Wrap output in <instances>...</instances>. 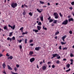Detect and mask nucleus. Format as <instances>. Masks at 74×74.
Listing matches in <instances>:
<instances>
[{
  "label": "nucleus",
  "instance_id": "obj_21",
  "mask_svg": "<svg viewBox=\"0 0 74 74\" xmlns=\"http://www.w3.org/2000/svg\"><path fill=\"white\" fill-rule=\"evenodd\" d=\"M13 34V32H11L9 34V37H11V36L12 35V34Z\"/></svg>",
  "mask_w": 74,
  "mask_h": 74
},
{
  "label": "nucleus",
  "instance_id": "obj_16",
  "mask_svg": "<svg viewBox=\"0 0 74 74\" xmlns=\"http://www.w3.org/2000/svg\"><path fill=\"white\" fill-rule=\"evenodd\" d=\"M3 66L4 68V69H5V62H4L3 64Z\"/></svg>",
  "mask_w": 74,
  "mask_h": 74
},
{
  "label": "nucleus",
  "instance_id": "obj_51",
  "mask_svg": "<svg viewBox=\"0 0 74 74\" xmlns=\"http://www.w3.org/2000/svg\"><path fill=\"white\" fill-rule=\"evenodd\" d=\"M47 64H51V62H47Z\"/></svg>",
  "mask_w": 74,
  "mask_h": 74
},
{
  "label": "nucleus",
  "instance_id": "obj_33",
  "mask_svg": "<svg viewBox=\"0 0 74 74\" xmlns=\"http://www.w3.org/2000/svg\"><path fill=\"white\" fill-rule=\"evenodd\" d=\"M59 15H60L61 18H62V17H63V15H62V14H61V13H60Z\"/></svg>",
  "mask_w": 74,
  "mask_h": 74
},
{
  "label": "nucleus",
  "instance_id": "obj_29",
  "mask_svg": "<svg viewBox=\"0 0 74 74\" xmlns=\"http://www.w3.org/2000/svg\"><path fill=\"white\" fill-rule=\"evenodd\" d=\"M40 4H44V2L41 1H40Z\"/></svg>",
  "mask_w": 74,
  "mask_h": 74
},
{
  "label": "nucleus",
  "instance_id": "obj_28",
  "mask_svg": "<svg viewBox=\"0 0 74 74\" xmlns=\"http://www.w3.org/2000/svg\"><path fill=\"white\" fill-rule=\"evenodd\" d=\"M29 14L30 15V16H33V14H32L31 12L29 13Z\"/></svg>",
  "mask_w": 74,
  "mask_h": 74
},
{
  "label": "nucleus",
  "instance_id": "obj_30",
  "mask_svg": "<svg viewBox=\"0 0 74 74\" xmlns=\"http://www.w3.org/2000/svg\"><path fill=\"white\" fill-rule=\"evenodd\" d=\"M57 21L58 20H55L54 21V22H53V23H55V24H56V23H57Z\"/></svg>",
  "mask_w": 74,
  "mask_h": 74
},
{
  "label": "nucleus",
  "instance_id": "obj_39",
  "mask_svg": "<svg viewBox=\"0 0 74 74\" xmlns=\"http://www.w3.org/2000/svg\"><path fill=\"white\" fill-rule=\"evenodd\" d=\"M59 33V32H56L55 33V35H57V34H58Z\"/></svg>",
  "mask_w": 74,
  "mask_h": 74
},
{
  "label": "nucleus",
  "instance_id": "obj_58",
  "mask_svg": "<svg viewBox=\"0 0 74 74\" xmlns=\"http://www.w3.org/2000/svg\"><path fill=\"white\" fill-rule=\"evenodd\" d=\"M3 56V54H0V58H1V56Z\"/></svg>",
  "mask_w": 74,
  "mask_h": 74
},
{
  "label": "nucleus",
  "instance_id": "obj_34",
  "mask_svg": "<svg viewBox=\"0 0 74 74\" xmlns=\"http://www.w3.org/2000/svg\"><path fill=\"white\" fill-rule=\"evenodd\" d=\"M33 53V51H30L29 52V54L30 55H32Z\"/></svg>",
  "mask_w": 74,
  "mask_h": 74
},
{
  "label": "nucleus",
  "instance_id": "obj_37",
  "mask_svg": "<svg viewBox=\"0 0 74 74\" xmlns=\"http://www.w3.org/2000/svg\"><path fill=\"white\" fill-rule=\"evenodd\" d=\"M63 49V50H65V49H66V50H67V47H64V48Z\"/></svg>",
  "mask_w": 74,
  "mask_h": 74
},
{
  "label": "nucleus",
  "instance_id": "obj_25",
  "mask_svg": "<svg viewBox=\"0 0 74 74\" xmlns=\"http://www.w3.org/2000/svg\"><path fill=\"white\" fill-rule=\"evenodd\" d=\"M70 56L71 57H74V55H73V54L72 53H71L70 54Z\"/></svg>",
  "mask_w": 74,
  "mask_h": 74
},
{
  "label": "nucleus",
  "instance_id": "obj_20",
  "mask_svg": "<svg viewBox=\"0 0 74 74\" xmlns=\"http://www.w3.org/2000/svg\"><path fill=\"white\" fill-rule=\"evenodd\" d=\"M27 32H23L22 34V35H24L25 34H27Z\"/></svg>",
  "mask_w": 74,
  "mask_h": 74
},
{
  "label": "nucleus",
  "instance_id": "obj_55",
  "mask_svg": "<svg viewBox=\"0 0 74 74\" xmlns=\"http://www.w3.org/2000/svg\"><path fill=\"white\" fill-rule=\"evenodd\" d=\"M60 58H61L60 56H59L57 58L58 59H60Z\"/></svg>",
  "mask_w": 74,
  "mask_h": 74
},
{
  "label": "nucleus",
  "instance_id": "obj_43",
  "mask_svg": "<svg viewBox=\"0 0 74 74\" xmlns=\"http://www.w3.org/2000/svg\"><path fill=\"white\" fill-rule=\"evenodd\" d=\"M71 4L72 5H74V1H73L71 3Z\"/></svg>",
  "mask_w": 74,
  "mask_h": 74
},
{
  "label": "nucleus",
  "instance_id": "obj_27",
  "mask_svg": "<svg viewBox=\"0 0 74 74\" xmlns=\"http://www.w3.org/2000/svg\"><path fill=\"white\" fill-rule=\"evenodd\" d=\"M55 19H58L59 18V16L58 15L55 16Z\"/></svg>",
  "mask_w": 74,
  "mask_h": 74
},
{
  "label": "nucleus",
  "instance_id": "obj_8",
  "mask_svg": "<svg viewBox=\"0 0 74 74\" xmlns=\"http://www.w3.org/2000/svg\"><path fill=\"white\" fill-rule=\"evenodd\" d=\"M40 47H36L35 49L36 51H39V50L40 49Z\"/></svg>",
  "mask_w": 74,
  "mask_h": 74
},
{
  "label": "nucleus",
  "instance_id": "obj_59",
  "mask_svg": "<svg viewBox=\"0 0 74 74\" xmlns=\"http://www.w3.org/2000/svg\"><path fill=\"white\" fill-rule=\"evenodd\" d=\"M52 26H55V24L54 23H52L51 25Z\"/></svg>",
  "mask_w": 74,
  "mask_h": 74
},
{
  "label": "nucleus",
  "instance_id": "obj_11",
  "mask_svg": "<svg viewBox=\"0 0 74 74\" xmlns=\"http://www.w3.org/2000/svg\"><path fill=\"white\" fill-rule=\"evenodd\" d=\"M13 58V57L12 56H10L9 57H8V59H11V60L12 59V58Z\"/></svg>",
  "mask_w": 74,
  "mask_h": 74
},
{
  "label": "nucleus",
  "instance_id": "obj_15",
  "mask_svg": "<svg viewBox=\"0 0 74 74\" xmlns=\"http://www.w3.org/2000/svg\"><path fill=\"white\" fill-rule=\"evenodd\" d=\"M46 69H47V67L45 66H43L42 67V69L44 70H45Z\"/></svg>",
  "mask_w": 74,
  "mask_h": 74
},
{
  "label": "nucleus",
  "instance_id": "obj_32",
  "mask_svg": "<svg viewBox=\"0 0 74 74\" xmlns=\"http://www.w3.org/2000/svg\"><path fill=\"white\" fill-rule=\"evenodd\" d=\"M12 40H15V36H13L12 37Z\"/></svg>",
  "mask_w": 74,
  "mask_h": 74
},
{
  "label": "nucleus",
  "instance_id": "obj_36",
  "mask_svg": "<svg viewBox=\"0 0 74 74\" xmlns=\"http://www.w3.org/2000/svg\"><path fill=\"white\" fill-rule=\"evenodd\" d=\"M60 63V61L59 60H58L56 62V63L57 64H59V63Z\"/></svg>",
  "mask_w": 74,
  "mask_h": 74
},
{
  "label": "nucleus",
  "instance_id": "obj_7",
  "mask_svg": "<svg viewBox=\"0 0 74 74\" xmlns=\"http://www.w3.org/2000/svg\"><path fill=\"white\" fill-rule=\"evenodd\" d=\"M37 28L38 30H40L41 29V27L39 26H37Z\"/></svg>",
  "mask_w": 74,
  "mask_h": 74
},
{
  "label": "nucleus",
  "instance_id": "obj_31",
  "mask_svg": "<svg viewBox=\"0 0 74 74\" xmlns=\"http://www.w3.org/2000/svg\"><path fill=\"white\" fill-rule=\"evenodd\" d=\"M42 25V24L40 22H39L38 24V25H39V26L41 25Z\"/></svg>",
  "mask_w": 74,
  "mask_h": 74
},
{
  "label": "nucleus",
  "instance_id": "obj_10",
  "mask_svg": "<svg viewBox=\"0 0 74 74\" xmlns=\"http://www.w3.org/2000/svg\"><path fill=\"white\" fill-rule=\"evenodd\" d=\"M69 22H71V21H73L74 20L73 18H71L69 19Z\"/></svg>",
  "mask_w": 74,
  "mask_h": 74
},
{
  "label": "nucleus",
  "instance_id": "obj_61",
  "mask_svg": "<svg viewBox=\"0 0 74 74\" xmlns=\"http://www.w3.org/2000/svg\"><path fill=\"white\" fill-rule=\"evenodd\" d=\"M21 8H24V5H22Z\"/></svg>",
  "mask_w": 74,
  "mask_h": 74
},
{
  "label": "nucleus",
  "instance_id": "obj_52",
  "mask_svg": "<svg viewBox=\"0 0 74 74\" xmlns=\"http://www.w3.org/2000/svg\"><path fill=\"white\" fill-rule=\"evenodd\" d=\"M16 66L17 67H19V64H16Z\"/></svg>",
  "mask_w": 74,
  "mask_h": 74
},
{
  "label": "nucleus",
  "instance_id": "obj_12",
  "mask_svg": "<svg viewBox=\"0 0 74 74\" xmlns=\"http://www.w3.org/2000/svg\"><path fill=\"white\" fill-rule=\"evenodd\" d=\"M33 32H35V33H37V32H38V29H33Z\"/></svg>",
  "mask_w": 74,
  "mask_h": 74
},
{
  "label": "nucleus",
  "instance_id": "obj_47",
  "mask_svg": "<svg viewBox=\"0 0 74 74\" xmlns=\"http://www.w3.org/2000/svg\"><path fill=\"white\" fill-rule=\"evenodd\" d=\"M70 64H68L67 65V67H68V68H69V67H70Z\"/></svg>",
  "mask_w": 74,
  "mask_h": 74
},
{
  "label": "nucleus",
  "instance_id": "obj_45",
  "mask_svg": "<svg viewBox=\"0 0 74 74\" xmlns=\"http://www.w3.org/2000/svg\"><path fill=\"white\" fill-rule=\"evenodd\" d=\"M25 14H26V12H25V11H24L23 12V15H25Z\"/></svg>",
  "mask_w": 74,
  "mask_h": 74
},
{
  "label": "nucleus",
  "instance_id": "obj_35",
  "mask_svg": "<svg viewBox=\"0 0 74 74\" xmlns=\"http://www.w3.org/2000/svg\"><path fill=\"white\" fill-rule=\"evenodd\" d=\"M71 70V69H68L66 71V72H69V71H70Z\"/></svg>",
  "mask_w": 74,
  "mask_h": 74
},
{
  "label": "nucleus",
  "instance_id": "obj_42",
  "mask_svg": "<svg viewBox=\"0 0 74 74\" xmlns=\"http://www.w3.org/2000/svg\"><path fill=\"white\" fill-rule=\"evenodd\" d=\"M14 70H15V71H17V68H16V67H14Z\"/></svg>",
  "mask_w": 74,
  "mask_h": 74
},
{
  "label": "nucleus",
  "instance_id": "obj_50",
  "mask_svg": "<svg viewBox=\"0 0 74 74\" xmlns=\"http://www.w3.org/2000/svg\"><path fill=\"white\" fill-rule=\"evenodd\" d=\"M6 56H10V55H8V53H7L6 54Z\"/></svg>",
  "mask_w": 74,
  "mask_h": 74
},
{
  "label": "nucleus",
  "instance_id": "obj_41",
  "mask_svg": "<svg viewBox=\"0 0 74 74\" xmlns=\"http://www.w3.org/2000/svg\"><path fill=\"white\" fill-rule=\"evenodd\" d=\"M23 27H21L20 29V30H23Z\"/></svg>",
  "mask_w": 74,
  "mask_h": 74
},
{
  "label": "nucleus",
  "instance_id": "obj_60",
  "mask_svg": "<svg viewBox=\"0 0 74 74\" xmlns=\"http://www.w3.org/2000/svg\"><path fill=\"white\" fill-rule=\"evenodd\" d=\"M37 68L38 69H39V66H38V64H37Z\"/></svg>",
  "mask_w": 74,
  "mask_h": 74
},
{
  "label": "nucleus",
  "instance_id": "obj_48",
  "mask_svg": "<svg viewBox=\"0 0 74 74\" xmlns=\"http://www.w3.org/2000/svg\"><path fill=\"white\" fill-rule=\"evenodd\" d=\"M59 48V49H62V46H60Z\"/></svg>",
  "mask_w": 74,
  "mask_h": 74
},
{
  "label": "nucleus",
  "instance_id": "obj_13",
  "mask_svg": "<svg viewBox=\"0 0 74 74\" xmlns=\"http://www.w3.org/2000/svg\"><path fill=\"white\" fill-rule=\"evenodd\" d=\"M3 29L4 30H8V29L7 28V27L6 26H5L4 27Z\"/></svg>",
  "mask_w": 74,
  "mask_h": 74
},
{
  "label": "nucleus",
  "instance_id": "obj_49",
  "mask_svg": "<svg viewBox=\"0 0 74 74\" xmlns=\"http://www.w3.org/2000/svg\"><path fill=\"white\" fill-rule=\"evenodd\" d=\"M52 68H55V66L54 65H53L52 66Z\"/></svg>",
  "mask_w": 74,
  "mask_h": 74
},
{
  "label": "nucleus",
  "instance_id": "obj_1",
  "mask_svg": "<svg viewBox=\"0 0 74 74\" xmlns=\"http://www.w3.org/2000/svg\"><path fill=\"white\" fill-rule=\"evenodd\" d=\"M11 6L12 7V8H15L17 6V3H12L11 4Z\"/></svg>",
  "mask_w": 74,
  "mask_h": 74
},
{
  "label": "nucleus",
  "instance_id": "obj_9",
  "mask_svg": "<svg viewBox=\"0 0 74 74\" xmlns=\"http://www.w3.org/2000/svg\"><path fill=\"white\" fill-rule=\"evenodd\" d=\"M8 69L10 70H12V68H11V67H10V66H9V65H8Z\"/></svg>",
  "mask_w": 74,
  "mask_h": 74
},
{
  "label": "nucleus",
  "instance_id": "obj_23",
  "mask_svg": "<svg viewBox=\"0 0 74 74\" xmlns=\"http://www.w3.org/2000/svg\"><path fill=\"white\" fill-rule=\"evenodd\" d=\"M61 44L62 45H64V44H66V42H61Z\"/></svg>",
  "mask_w": 74,
  "mask_h": 74
},
{
  "label": "nucleus",
  "instance_id": "obj_6",
  "mask_svg": "<svg viewBox=\"0 0 74 74\" xmlns=\"http://www.w3.org/2000/svg\"><path fill=\"white\" fill-rule=\"evenodd\" d=\"M40 10H42L41 11L40 10L38 9H37L36 10L37 11H38V12L40 13H41V12L43 10L42 9H40Z\"/></svg>",
  "mask_w": 74,
  "mask_h": 74
},
{
  "label": "nucleus",
  "instance_id": "obj_64",
  "mask_svg": "<svg viewBox=\"0 0 74 74\" xmlns=\"http://www.w3.org/2000/svg\"><path fill=\"white\" fill-rule=\"evenodd\" d=\"M34 45L33 44H31L30 45L31 46H33Z\"/></svg>",
  "mask_w": 74,
  "mask_h": 74
},
{
  "label": "nucleus",
  "instance_id": "obj_44",
  "mask_svg": "<svg viewBox=\"0 0 74 74\" xmlns=\"http://www.w3.org/2000/svg\"><path fill=\"white\" fill-rule=\"evenodd\" d=\"M19 48L20 49H22V45H20L19 46Z\"/></svg>",
  "mask_w": 74,
  "mask_h": 74
},
{
  "label": "nucleus",
  "instance_id": "obj_38",
  "mask_svg": "<svg viewBox=\"0 0 74 74\" xmlns=\"http://www.w3.org/2000/svg\"><path fill=\"white\" fill-rule=\"evenodd\" d=\"M69 33L70 34H72L73 33V32L72 31H70L69 32Z\"/></svg>",
  "mask_w": 74,
  "mask_h": 74
},
{
  "label": "nucleus",
  "instance_id": "obj_57",
  "mask_svg": "<svg viewBox=\"0 0 74 74\" xmlns=\"http://www.w3.org/2000/svg\"><path fill=\"white\" fill-rule=\"evenodd\" d=\"M63 60H64V61H66L67 60V59H66V58H64L63 59Z\"/></svg>",
  "mask_w": 74,
  "mask_h": 74
},
{
  "label": "nucleus",
  "instance_id": "obj_46",
  "mask_svg": "<svg viewBox=\"0 0 74 74\" xmlns=\"http://www.w3.org/2000/svg\"><path fill=\"white\" fill-rule=\"evenodd\" d=\"M51 17L50 16L48 18V20H50V19H51Z\"/></svg>",
  "mask_w": 74,
  "mask_h": 74
},
{
  "label": "nucleus",
  "instance_id": "obj_53",
  "mask_svg": "<svg viewBox=\"0 0 74 74\" xmlns=\"http://www.w3.org/2000/svg\"><path fill=\"white\" fill-rule=\"evenodd\" d=\"M73 8L72 7H70L69 8V9L70 10H73Z\"/></svg>",
  "mask_w": 74,
  "mask_h": 74
},
{
  "label": "nucleus",
  "instance_id": "obj_14",
  "mask_svg": "<svg viewBox=\"0 0 74 74\" xmlns=\"http://www.w3.org/2000/svg\"><path fill=\"white\" fill-rule=\"evenodd\" d=\"M7 40H10V42H11V41H12V38H10V37H8L7 38Z\"/></svg>",
  "mask_w": 74,
  "mask_h": 74
},
{
  "label": "nucleus",
  "instance_id": "obj_54",
  "mask_svg": "<svg viewBox=\"0 0 74 74\" xmlns=\"http://www.w3.org/2000/svg\"><path fill=\"white\" fill-rule=\"evenodd\" d=\"M70 61L71 62H73V60L72 59H71L70 60Z\"/></svg>",
  "mask_w": 74,
  "mask_h": 74
},
{
  "label": "nucleus",
  "instance_id": "obj_3",
  "mask_svg": "<svg viewBox=\"0 0 74 74\" xmlns=\"http://www.w3.org/2000/svg\"><path fill=\"white\" fill-rule=\"evenodd\" d=\"M8 26L9 27H11V29H12V30L15 29V25H14L13 26H11L10 25H9Z\"/></svg>",
  "mask_w": 74,
  "mask_h": 74
},
{
  "label": "nucleus",
  "instance_id": "obj_2",
  "mask_svg": "<svg viewBox=\"0 0 74 74\" xmlns=\"http://www.w3.org/2000/svg\"><path fill=\"white\" fill-rule=\"evenodd\" d=\"M68 23V20L66 19L62 23V25H66Z\"/></svg>",
  "mask_w": 74,
  "mask_h": 74
},
{
  "label": "nucleus",
  "instance_id": "obj_24",
  "mask_svg": "<svg viewBox=\"0 0 74 74\" xmlns=\"http://www.w3.org/2000/svg\"><path fill=\"white\" fill-rule=\"evenodd\" d=\"M27 39H25L24 40V42L25 44L27 43Z\"/></svg>",
  "mask_w": 74,
  "mask_h": 74
},
{
  "label": "nucleus",
  "instance_id": "obj_22",
  "mask_svg": "<svg viewBox=\"0 0 74 74\" xmlns=\"http://www.w3.org/2000/svg\"><path fill=\"white\" fill-rule=\"evenodd\" d=\"M42 29H44V30H47V28L46 27L45 28V26H43L42 27Z\"/></svg>",
  "mask_w": 74,
  "mask_h": 74
},
{
  "label": "nucleus",
  "instance_id": "obj_4",
  "mask_svg": "<svg viewBox=\"0 0 74 74\" xmlns=\"http://www.w3.org/2000/svg\"><path fill=\"white\" fill-rule=\"evenodd\" d=\"M59 56V55L57 53L53 54L52 55V56L53 58H55V57H57V56Z\"/></svg>",
  "mask_w": 74,
  "mask_h": 74
},
{
  "label": "nucleus",
  "instance_id": "obj_17",
  "mask_svg": "<svg viewBox=\"0 0 74 74\" xmlns=\"http://www.w3.org/2000/svg\"><path fill=\"white\" fill-rule=\"evenodd\" d=\"M40 20H41V21H43V16H42L41 17L40 16Z\"/></svg>",
  "mask_w": 74,
  "mask_h": 74
},
{
  "label": "nucleus",
  "instance_id": "obj_62",
  "mask_svg": "<svg viewBox=\"0 0 74 74\" xmlns=\"http://www.w3.org/2000/svg\"><path fill=\"white\" fill-rule=\"evenodd\" d=\"M47 5H50V3H47Z\"/></svg>",
  "mask_w": 74,
  "mask_h": 74
},
{
  "label": "nucleus",
  "instance_id": "obj_18",
  "mask_svg": "<svg viewBox=\"0 0 74 74\" xmlns=\"http://www.w3.org/2000/svg\"><path fill=\"white\" fill-rule=\"evenodd\" d=\"M53 15L54 16H57V15H58V14L57 12H55L53 14Z\"/></svg>",
  "mask_w": 74,
  "mask_h": 74
},
{
  "label": "nucleus",
  "instance_id": "obj_26",
  "mask_svg": "<svg viewBox=\"0 0 74 74\" xmlns=\"http://www.w3.org/2000/svg\"><path fill=\"white\" fill-rule=\"evenodd\" d=\"M22 40H23V41H24V39L23 38L22 40H20L19 41V42L20 43H21V42H22Z\"/></svg>",
  "mask_w": 74,
  "mask_h": 74
},
{
  "label": "nucleus",
  "instance_id": "obj_40",
  "mask_svg": "<svg viewBox=\"0 0 74 74\" xmlns=\"http://www.w3.org/2000/svg\"><path fill=\"white\" fill-rule=\"evenodd\" d=\"M53 21V19H50L49 21V22L51 23Z\"/></svg>",
  "mask_w": 74,
  "mask_h": 74
},
{
  "label": "nucleus",
  "instance_id": "obj_19",
  "mask_svg": "<svg viewBox=\"0 0 74 74\" xmlns=\"http://www.w3.org/2000/svg\"><path fill=\"white\" fill-rule=\"evenodd\" d=\"M66 37H67V35H65L64 36L62 37V39H64L65 38H66Z\"/></svg>",
  "mask_w": 74,
  "mask_h": 74
},
{
  "label": "nucleus",
  "instance_id": "obj_63",
  "mask_svg": "<svg viewBox=\"0 0 74 74\" xmlns=\"http://www.w3.org/2000/svg\"><path fill=\"white\" fill-rule=\"evenodd\" d=\"M42 64V62H40V64Z\"/></svg>",
  "mask_w": 74,
  "mask_h": 74
},
{
  "label": "nucleus",
  "instance_id": "obj_56",
  "mask_svg": "<svg viewBox=\"0 0 74 74\" xmlns=\"http://www.w3.org/2000/svg\"><path fill=\"white\" fill-rule=\"evenodd\" d=\"M32 41H33V40H30V41H29V42H30V43L32 42Z\"/></svg>",
  "mask_w": 74,
  "mask_h": 74
},
{
  "label": "nucleus",
  "instance_id": "obj_5",
  "mask_svg": "<svg viewBox=\"0 0 74 74\" xmlns=\"http://www.w3.org/2000/svg\"><path fill=\"white\" fill-rule=\"evenodd\" d=\"M30 62L31 63H32L33 62H34L35 60V58H32L30 59Z\"/></svg>",
  "mask_w": 74,
  "mask_h": 74
}]
</instances>
